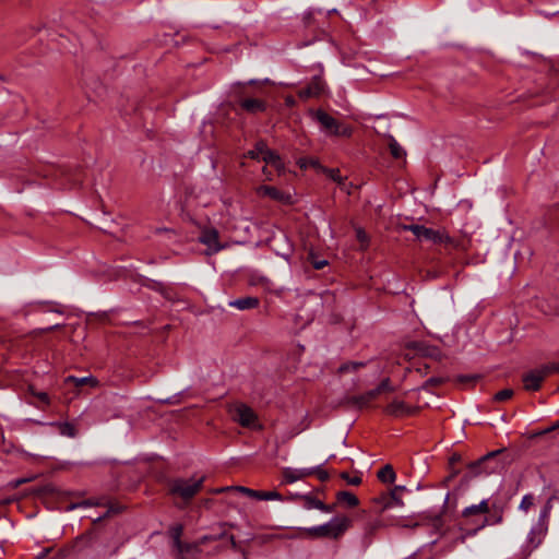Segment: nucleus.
Returning a JSON list of instances; mask_svg holds the SVG:
<instances>
[{
  "label": "nucleus",
  "mask_w": 559,
  "mask_h": 559,
  "mask_svg": "<svg viewBox=\"0 0 559 559\" xmlns=\"http://www.w3.org/2000/svg\"><path fill=\"white\" fill-rule=\"evenodd\" d=\"M63 175L72 186L81 185L83 181V170L80 167L75 169H68Z\"/></svg>",
  "instance_id": "bb28decb"
},
{
  "label": "nucleus",
  "mask_w": 559,
  "mask_h": 559,
  "mask_svg": "<svg viewBox=\"0 0 559 559\" xmlns=\"http://www.w3.org/2000/svg\"><path fill=\"white\" fill-rule=\"evenodd\" d=\"M535 530H532L530 533V543H534Z\"/></svg>",
  "instance_id": "774afa93"
},
{
  "label": "nucleus",
  "mask_w": 559,
  "mask_h": 559,
  "mask_svg": "<svg viewBox=\"0 0 559 559\" xmlns=\"http://www.w3.org/2000/svg\"><path fill=\"white\" fill-rule=\"evenodd\" d=\"M298 166L301 168V169H307L308 167H313V168H320L321 169V165L319 164V160L318 159H314V158H307V157H302V158H299L298 162H297Z\"/></svg>",
  "instance_id": "2f4dec72"
},
{
  "label": "nucleus",
  "mask_w": 559,
  "mask_h": 559,
  "mask_svg": "<svg viewBox=\"0 0 559 559\" xmlns=\"http://www.w3.org/2000/svg\"><path fill=\"white\" fill-rule=\"evenodd\" d=\"M67 382H72L76 388H81L84 385H91L96 386L98 384V380L94 377H84V378H76L73 376H69L67 378Z\"/></svg>",
  "instance_id": "a878e982"
},
{
  "label": "nucleus",
  "mask_w": 559,
  "mask_h": 559,
  "mask_svg": "<svg viewBox=\"0 0 559 559\" xmlns=\"http://www.w3.org/2000/svg\"><path fill=\"white\" fill-rule=\"evenodd\" d=\"M205 476L199 479L173 478L167 481V492L169 496L179 497L182 501H191L203 488Z\"/></svg>",
  "instance_id": "f257e3e1"
},
{
  "label": "nucleus",
  "mask_w": 559,
  "mask_h": 559,
  "mask_svg": "<svg viewBox=\"0 0 559 559\" xmlns=\"http://www.w3.org/2000/svg\"><path fill=\"white\" fill-rule=\"evenodd\" d=\"M545 366H546V368L548 370L549 376L555 373V372L559 373V362L547 364Z\"/></svg>",
  "instance_id": "864d4df0"
},
{
  "label": "nucleus",
  "mask_w": 559,
  "mask_h": 559,
  "mask_svg": "<svg viewBox=\"0 0 559 559\" xmlns=\"http://www.w3.org/2000/svg\"><path fill=\"white\" fill-rule=\"evenodd\" d=\"M309 259H310L312 266L316 270H322L328 264L326 260H320V259L316 258L314 254H312V253H310Z\"/></svg>",
  "instance_id": "a18cd8bd"
},
{
  "label": "nucleus",
  "mask_w": 559,
  "mask_h": 559,
  "mask_svg": "<svg viewBox=\"0 0 559 559\" xmlns=\"http://www.w3.org/2000/svg\"><path fill=\"white\" fill-rule=\"evenodd\" d=\"M457 474V472H453L450 476H448L443 483L447 484L449 480H451L455 475Z\"/></svg>",
  "instance_id": "338daca9"
},
{
  "label": "nucleus",
  "mask_w": 559,
  "mask_h": 559,
  "mask_svg": "<svg viewBox=\"0 0 559 559\" xmlns=\"http://www.w3.org/2000/svg\"><path fill=\"white\" fill-rule=\"evenodd\" d=\"M321 170L326 174L333 181L342 183L343 177L341 176L340 169L337 168H325L321 167Z\"/></svg>",
  "instance_id": "ea45409f"
},
{
  "label": "nucleus",
  "mask_w": 559,
  "mask_h": 559,
  "mask_svg": "<svg viewBox=\"0 0 559 559\" xmlns=\"http://www.w3.org/2000/svg\"><path fill=\"white\" fill-rule=\"evenodd\" d=\"M405 229L411 230L419 240L430 241L432 243H447L456 247V242L448 234L439 229L428 228L424 225H409Z\"/></svg>",
  "instance_id": "7ed1b4c3"
},
{
  "label": "nucleus",
  "mask_w": 559,
  "mask_h": 559,
  "mask_svg": "<svg viewBox=\"0 0 559 559\" xmlns=\"http://www.w3.org/2000/svg\"><path fill=\"white\" fill-rule=\"evenodd\" d=\"M259 192L275 201H284L285 193L272 186H261Z\"/></svg>",
  "instance_id": "393cba45"
},
{
  "label": "nucleus",
  "mask_w": 559,
  "mask_h": 559,
  "mask_svg": "<svg viewBox=\"0 0 559 559\" xmlns=\"http://www.w3.org/2000/svg\"><path fill=\"white\" fill-rule=\"evenodd\" d=\"M230 490H235L236 491L235 486L215 488V489L211 490V492L215 493V495H218V493H223V492L230 491Z\"/></svg>",
  "instance_id": "6e6d98bb"
},
{
  "label": "nucleus",
  "mask_w": 559,
  "mask_h": 559,
  "mask_svg": "<svg viewBox=\"0 0 559 559\" xmlns=\"http://www.w3.org/2000/svg\"><path fill=\"white\" fill-rule=\"evenodd\" d=\"M549 377L545 365L539 368L532 369L522 376L524 390L536 392L542 388L543 381Z\"/></svg>",
  "instance_id": "20e7f679"
},
{
  "label": "nucleus",
  "mask_w": 559,
  "mask_h": 559,
  "mask_svg": "<svg viewBox=\"0 0 559 559\" xmlns=\"http://www.w3.org/2000/svg\"><path fill=\"white\" fill-rule=\"evenodd\" d=\"M503 521V508L497 504H492L490 512L487 516L483 519V521L477 525L476 528L473 530V533L484 528L487 525H496L500 524Z\"/></svg>",
  "instance_id": "f8f14e48"
},
{
  "label": "nucleus",
  "mask_w": 559,
  "mask_h": 559,
  "mask_svg": "<svg viewBox=\"0 0 559 559\" xmlns=\"http://www.w3.org/2000/svg\"><path fill=\"white\" fill-rule=\"evenodd\" d=\"M534 503V497L532 495H526L523 497L520 508L524 511H527Z\"/></svg>",
  "instance_id": "49530a36"
},
{
  "label": "nucleus",
  "mask_w": 559,
  "mask_h": 559,
  "mask_svg": "<svg viewBox=\"0 0 559 559\" xmlns=\"http://www.w3.org/2000/svg\"><path fill=\"white\" fill-rule=\"evenodd\" d=\"M236 491H239L250 498H254L257 500H283V496L276 491H264V490H254L243 486H235Z\"/></svg>",
  "instance_id": "9d476101"
},
{
  "label": "nucleus",
  "mask_w": 559,
  "mask_h": 559,
  "mask_svg": "<svg viewBox=\"0 0 559 559\" xmlns=\"http://www.w3.org/2000/svg\"><path fill=\"white\" fill-rule=\"evenodd\" d=\"M394 492L383 491L372 499V503L378 506V513L384 512L386 509L395 507Z\"/></svg>",
  "instance_id": "dca6fc26"
},
{
  "label": "nucleus",
  "mask_w": 559,
  "mask_h": 559,
  "mask_svg": "<svg viewBox=\"0 0 559 559\" xmlns=\"http://www.w3.org/2000/svg\"><path fill=\"white\" fill-rule=\"evenodd\" d=\"M502 455L503 454H497L495 459L487 462V464H485L483 468L484 474L488 475L501 471L507 463L506 460L501 457Z\"/></svg>",
  "instance_id": "412c9836"
},
{
  "label": "nucleus",
  "mask_w": 559,
  "mask_h": 559,
  "mask_svg": "<svg viewBox=\"0 0 559 559\" xmlns=\"http://www.w3.org/2000/svg\"><path fill=\"white\" fill-rule=\"evenodd\" d=\"M266 148H267L266 143L264 141H259V142H257L253 150H250L247 152L246 156L251 159H260L263 156Z\"/></svg>",
  "instance_id": "c85d7f7f"
},
{
  "label": "nucleus",
  "mask_w": 559,
  "mask_h": 559,
  "mask_svg": "<svg viewBox=\"0 0 559 559\" xmlns=\"http://www.w3.org/2000/svg\"><path fill=\"white\" fill-rule=\"evenodd\" d=\"M461 461V455L457 454V453H454L450 459H449V464L450 466H453L454 464L459 463Z\"/></svg>",
  "instance_id": "bf43d9fd"
},
{
  "label": "nucleus",
  "mask_w": 559,
  "mask_h": 559,
  "mask_svg": "<svg viewBox=\"0 0 559 559\" xmlns=\"http://www.w3.org/2000/svg\"><path fill=\"white\" fill-rule=\"evenodd\" d=\"M122 510V507L120 506H117V504H111L107 511V515L108 514H117V513H120Z\"/></svg>",
  "instance_id": "13d9d810"
},
{
  "label": "nucleus",
  "mask_w": 559,
  "mask_h": 559,
  "mask_svg": "<svg viewBox=\"0 0 559 559\" xmlns=\"http://www.w3.org/2000/svg\"><path fill=\"white\" fill-rule=\"evenodd\" d=\"M478 514H480V512L477 509V504L467 507L462 511V516L466 519Z\"/></svg>",
  "instance_id": "de8ad7c7"
},
{
  "label": "nucleus",
  "mask_w": 559,
  "mask_h": 559,
  "mask_svg": "<svg viewBox=\"0 0 559 559\" xmlns=\"http://www.w3.org/2000/svg\"><path fill=\"white\" fill-rule=\"evenodd\" d=\"M377 477L383 484H393L396 478V474L391 464H385L378 471Z\"/></svg>",
  "instance_id": "4be33fe9"
},
{
  "label": "nucleus",
  "mask_w": 559,
  "mask_h": 559,
  "mask_svg": "<svg viewBox=\"0 0 559 559\" xmlns=\"http://www.w3.org/2000/svg\"><path fill=\"white\" fill-rule=\"evenodd\" d=\"M240 107L248 114H259L266 110V103L259 98H243L239 103Z\"/></svg>",
  "instance_id": "2eb2a0df"
},
{
  "label": "nucleus",
  "mask_w": 559,
  "mask_h": 559,
  "mask_svg": "<svg viewBox=\"0 0 559 559\" xmlns=\"http://www.w3.org/2000/svg\"><path fill=\"white\" fill-rule=\"evenodd\" d=\"M13 501H14L13 498H7V499H3V500H0V507L8 506V504L12 503Z\"/></svg>",
  "instance_id": "0e129e2a"
},
{
  "label": "nucleus",
  "mask_w": 559,
  "mask_h": 559,
  "mask_svg": "<svg viewBox=\"0 0 559 559\" xmlns=\"http://www.w3.org/2000/svg\"><path fill=\"white\" fill-rule=\"evenodd\" d=\"M430 366L428 364L419 365L415 370L420 374H427Z\"/></svg>",
  "instance_id": "4d7b16f0"
},
{
  "label": "nucleus",
  "mask_w": 559,
  "mask_h": 559,
  "mask_svg": "<svg viewBox=\"0 0 559 559\" xmlns=\"http://www.w3.org/2000/svg\"><path fill=\"white\" fill-rule=\"evenodd\" d=\"M477 509L479 510L480 514H488L491 510L487 500H483L479 504H477Z\"/></svg>",
  "instance_id": "3c124183"
},
{
  "label": "nucleus",
  "mask_w": 559,
  "mask_h": 559,
  "mask_svg": "<svg viewBox=\"0 0 559 559\" xmlns=\"http://www.w3.org/2000/svg\"><path fill=\"white\" fill-rule=\"evenodd\" d=\"M407 491L405 486L396 485L389 492H394V500L396 506H403L402 495Z\"/></svg>",
  "instance_id": "4c0bfd02"
},
{
  "label": "nucleus",
  "mask_w": 559,
  "mask_h": 559,
  "mask_svg": "<svg viewBox=\"0 0 559 559\" xmlns=\"http://www.w3.org/2000/svg\"><path fill=\"white\" fill-rule=\"evenodd\" d=\"M200 241L209 247L213 252H218L223 249L219 243V234L215 228H207L201 233Z\"/></svg>",
  "instance_id": "ddd939ff"
},
{
  "label": "nucleus",
  "mask_w": 559,
  "mask_h": 559,
  "mask_svg": "<svg viewBox=\"0 0 559 559\" xmlns=\"http://www.w3.org/2000/svg\"><path fill=\"white\" fill-rule=\"evenodd\" d=\"M263 162H265L266 165H270L274 167L278 173L284 170V164L277 153L270 150L269 147L264 152L263 156L261 157Z\"/></svg>",
  "instance_id": "aec40b11"
},
{
  "label": "nucleus",
  "mask_w": 559,
  "mask_h": 559,
  "mask_svg": "<svg viewBox=\"0 0 559 559\" xmlns=\"http://www.w3.org/2000/svg\"><path fill=\"white\" fill-rule=\"evenodd\" d=\"M380 525V522H374L369 524L367 530L369 533H373Z\"/></svg>",
  "instance_id": "052dcab7"
},
{
  "label": "nucleus",
  "mask_w": 559,
  "mask_h": 559,
  "mask_svg": "<svg viewBox=\"0 0 559 559\" xmlns=\"http://www.w3.org/2000/svg\"><path fill=\"white\" fill-rule=\"evenodd\" d=\"M60 432L68 437H74L76 435L75 427L70 423L59 424Z\"/></svg>",
  "instance_id": "79ce46f5"
},
{
  "label": "nucleus",
  "mask_w": 559,
  "mask_h": 559,
  "mask_svg": "<svg viewBox=\"0 0 559 559\" xmlns=\"http://www.w3.org/2000/svg\"><path fill=\"white\" fill-rule=\"evenodd\" d=\"M43 491L45 493H55L56 490L52 485H46V486H44Z\"/></svg>",
  "instance_id": "680f3d73"
},
{
  "label": "nucleus",
  "mask_w": 559,
  "mask_h": 559,
  "mask_svg": "<svg viewBox=\"0 0 559 559\" xmlns=\"http://www.w3.org/2000/svg\"><path fill=\"white\" fill-rule=\"evenodd\" d=\"M357 239L359 242H368V236L362 229H357Z\"/></svg>",
  "instance_id": "5fc2aeb1"
},
{
  "label": "nucleus",
  "mask_w": 559,
  "mask_h": 559,
  "mask_svg": "<svg viewBox=\"0 0 559 559\" xmlns=\"http://www.w3.org/2000/svg\"><path fill=\"white\" fill-rule=\"evenodd\" d=\"M324 508L325 509H321V511L330 513V512L334 511L335 504H326V503H324Z\"/></svg>",
  "instance_id": "e2e57ef3"
},
{
  "label": "nucleus",
  "mask_w": 559,
  "mask_h": 559,
  "mask_svg": "<svg viewBox=\"0 0 559 559\" xmlns=\"http://www.w3.org/2000/svg\"><path fill=\"white\" fill-rule=\"evenodd\" d=\"M229 305L239 310L254 309L260 305V299L258 297L247 296L233 300Z\"/></svg>",
  "instance_id": "6ab92c4d"
},
{
  "label": "nucleus",
  "mask_w": 559,
  "mask_h": 559,
  "mask_svg": "<svg viewBox=\"0 0 559 559\" xmlns=\"http://www.w3.org/2000/svg\"><path fill=\"white\" fill-rule=\"evenodd\" d=\"M350 526L349 518L335 516L329 523L310 527L306 532L312 538L338 539Z\"/></svg>",
  "instance_id": "f03ea898"
},
{
  "label": "nucleus",
  "mask_w": 559,
  "mask_h": 559,
  "mask_svg": "<svg viewBox=\"0 0 559 559\" xmlns=\"http://www.w3.org/2000/svg\"><path fill=\"white\" fill-rule=\"evenodd\" d=\"M174 546L176 547V549L180 554H188V552H190L192 550H198L199 549L198 543L189 544V543L180 542L179 544H176Z\"/></svg>",
  "instance_id": "c9c22d12"
},
{
  "label": "nucleus",
  "mask_w": 559,
  "mask_h": 559,
  "mask_svg": "<svg viewBox=\"0 0 559 559\" xmlns=\"http://www.w3.org/2000/svg\"><path fill=\"white\" fill-rule=\"evenodd\" d=\"M445 381L447 378L443 377H431L424 382V384L420 386V390L429 391L431 388L442 385Z\"/></svg>",
  "instance_id": "c756f323"
},
{
  "label": "nucleus",
  "mask_w": 559,
  "mask_h": 559,
  "mask_svg": "<svg viewBox=\"0 0 559 559\" xmlns=\"http://www.w3.org/2000/svg\"><path fill=\"white\" fill-rule=\"evenodd\" d=\"M385 414L393 417L415 416L420 412L419 406H409L403 401L393 400L384 408Z\"/></svg>",
  "instance_id": "423d86ee"
},
{
  "label": "nucleus",
  "mask_w": 559,
  "mask_h": 559,
  "mask_svg": "<svg viewBox=\"0 0 559 559\" xmlns=\"http://www.w3.org/2000/svg\"><path fill=\"white\" fill-rule=\"evenodd\" d=\"M33 394L46 406L50 404V397L46 392H33Z\"/></svg>",
  "instance_id": "8fccbe9b"
},
{
  "label": "nucleus",
  "mask_w": 559,
  "mask_h": 559,
  "mask_svg": "<svg viewBox=\"0 0 559 559\" xmlns=\"http://www.w3.org/2000/svg\"><path fill=\"white\" fill-rule=\"evenodd\" d=\"M365 362H358V361H348L338 367L340 373H346L349 371H356L359 368L364 367Z\"/></svg>",
  "instance_id": "7c9ffc66"
},
{
  "label": "nucleus",
  "mask_w": 559,
  "mask_h": 559,
  "mask_svg": "<svg viewBox=\"0 0 559 559\" xmlns=\"http://www.w3.org/2000/svg\"><path fill=\"white\" fill-rule=\"evenodd\" d=\"M405 348L408 350H414L415 354L418 356L429 357V358H433L436 360H440L441 356H442L441 352L439 350L438 347L431 346L425 342H419V341L408 342L406 344Z\"/></svg>",
  "instance_id": "1a4fd4ad"
},
{
  "label": "nucleus",
  "mask_w": 559,
  "mask_h": 559,
  "mask_svg": "<svg viewBox=\"0 0 559 559\" xmlns=\"http://www.w3.org/2000/svg\"><path fill=\"white\" fill-rule=\"evenodd\" d=\"M282 474H283L282 483H284V484H292L298 479L310 476V473L308 472L307 468L292 469L289 467H286L283 469Z\"/></svg>",
  "instance_id": "a211bd4d"
},
{
  "label": "nucleus",
  "mask_w": 559,
  "mask_h": 559,
  "mask_svg": "<svg viewBox=\"0 0 559 559\" xmlns=\"http://www.w3.org/2000/svg\"><path fill=\"white\" fill-rule=\"evenodd\" d=\"M313 116L316 121L321 126V128L326 133L332 135L335 128L337 127L338 121L322 109L316 110L313 112Z\"/></svg>",
  "instance_id": "4468645a"
},
{
  "label": "nucleus",
  "mask_w": 559,
  "mask_h": 559,
  "mask_svg": "<svg viewBox=\"0 0 559 559\" xmlns=\"http://www.w3.org/2000/svg\"><path fill=\"white\" fill-rule=\"evenodd\" d=\"M226 537L228 538V542H229V545H230L231 549H234L235 551H241V549H240L238 543L236 542L234 535H227Z\"/></svg>",
  "instance_id": "603ef678"
},
{
  "label": "nucleus",
  "mask_w": 559,
  "mask_h": 559,
  "mask_svg": "<svg viewBox=\"0 0 559 559\" xmlns=\"http://www.w3.org/2000/svg\"><path fill=\"white\" fill-rule=\"evenodd\" d=\"M513 394H514V391L512 389H503L493 395V401L506 402V401L510 400L513 396Z\"/></svg>",
  "instance_id": "e433bc0d"
},
{
  "label": "nucleus",
  "mask_w": 559,
  "mask_h": 559,
  "mask_svg": "<svg viewBox=\"0 0 559 559\" xmlns=\"http://www.w3.org/2000/svg\"><path fill=\"white\" fill-rule=\"evenodd\" d=\"M340 477L345 480L348 485L352 486H359L362 481L361 476L359 474L355 476H350L347 472H342L340 474Z\"/></svg>",
  "instance_id": "72a5a7b5"
},
{
  "label": "nucleus",
  "mask_w": 559,
  "mask_h": 559,
  "mask_svg": "<svg viewBox=\"0 0 559 559\" xmlns=\"http://www.w3.org/2000/svg\"><path fill=\"white\" fill-rule=\"evenodd\" d=\"M233 419L245 428H254L258 421L255 412L248 405L237 404L233 412Z\"/></svg>",
  "instance_id": "39448f33"
},
{
  "label": "nucleus",
  "mask_w": 559,
  "mask_h": 559,
  "mask_svg": "<svg viewBox=\"0 0 559 559\" xmlns=\"http://www.w3.org/2000/svg\"><path fill=\"white\" fill-rule=\"evenodd\" d=\"M450 504V493L448 492L443 500V506L441 512L437 514H426L425 519H428L431 522V525L436 530H441L444 526L443 515L448 512Z\"/></svg>",
  "instance_id": "f3484780"
},
{
  "label": "nucleus",
  "mask_w": 559,
  "mask_h": 559,
  "mask_svg": "<svg viewBox=\"0 0 559 559\" xmlns=\"http://www.w3.org/2000/svg\"><path fill=\"white\" fill-rule=\"evenodd\" d=\"M378 396L373 392V390L367 391L360 395H350L345 396L341 404L347 408L361 409L367 407L372 401H374Z\"/></svg>",
  "instance_id": "6e6552de"
},
{
  "label": "nucleus",
  "mask_w": 559,
  "mask_h": 559,
  "mask_svg": "<svg viewBox=\"0 0 559 559\" xmlns=\"http://www.w3.org/2000/svg\"><path fill=\"white\" fill-rule=\"evenodd\" d=\"M307 469L310 473V476L317 475V477L321 481H326L330 478L329 473L326 471L322 469L321 467H313V468H307Z\"/></svg>",
  "instance_id": "c03bdc74"
},
{
  "label": "nucleus",
  "mask_w": 559,
  "mask_h": 559,
  "mask_svg": "<svg viewBox=\"0 0 559 559\" xmlns=\"http://www.w3.org/2000/svg\"><path fill=\"white\" fill-rule=\"evenodd\" d=\"M25 481H27V479H17V480H15V481H13V483H11V484H12V487H13V488H16V487H19L21 484H24Z\"/></svg>",
  "instance_id": "69168bd1"
},
{
  "label": "nucleus",
  "mask_w": 559,
  "mask_h": 559,
  "mask_svg": "<svg viewBox=\"0 0 559 559\" xmlns=\"http://www.w3.org/2000/svg\"><path fill=\"white\" fill-rule=\"evenodd\" d=\"M301 500L304 501V506L307 509H325L324 502L311 495L301 496Z\"/></svg>",
  "instance_id": "cd10ccee"
},
{
  "label": "nucleus",
  "mask_w": 559,
  "mask_h": 559,
  "mask_svg": "<svg viewBox=\"0 0 559 559\" xmlns=\"http://www.w3.org/2000/svg\"><path fill=\"white\" fill-rule=\"evenodd\" d=\"M385 391H393V388L391 386V381L389 378H385L383 379L380 384L373 389V392L376 393L377 396H379L382 392H385Z\"/></svg>",
  "instance_id": "a19ab883"
},
{
  "label": "nucleus",
  "mask_w": 559,
  "mask_h": 559,
  "mask_svg": "<svg viewBox=\"0 0 559 559\" xmlns=\"http://www.w3.org/2000/svg\"><path fill=\"white\" fill-rule=\"evenodd\" d=\"M506 452H507L506 448L498 449V450L488 452L487 454H485L484 456L479 457L478 460H476L474 462H471L467 465V472H466L465 478H472V477H476V476L484 474V472H483L484 465L487 464V462L495 459V456L497 454H504Z\"/></svg>",
  "instance_id": "0eeeda50"
},
{
  "label": "nucleus",
  "mask_w": 559,
  "mask_h": 559,
  "mask_svg": "<svg viewBox=\"0 0 559 559\" xmlns=\"http://www.w3.org/2000/svg\"><path fill=\"white\" fill-rule=\"evenodd\" d=\"M324 90L325 82L322 80V78L313 76L307 87L299 92V96L301 98L319 97L323 94Z\"/></svg>",
  "instance_id": "9b49d317"
},
{
  "label": "nucleus",
  "mask_w": 559,
  "mask_h": 559,
  "mask_svg": "<svg viewBox=\"0 0 559 559\" xmlns=\"http://www.w3.org/2000/svg\"><path fill=\"white\" fill-rule=\"evenodd\" d=\"M385 138L388 140V146H389V151H390V154L392 155V157L395 159L405 158L406 152L397 143V141L394 139V136L389 134Z\"/></svg>",
  "instance_id": "5701e85b"
},
{
  "label": "nucleus",
  "mask_w": 559,
  "mask_h": 559,
  "mask_svg": "<svg viewBox=\"0 0 559 559\" xmlns=\"http://www.w3.org/2000/svg\"><path fill=\"white\" fill-rule=\"evenodd\" d=\"M155 288L160 292L166 299L175 300V293L171 288L164 286L162 283H157Z\"/></svg>",
  "instance_id": "37998d69"
},
{
  "label": "nucleus",
  "mask_w": 559,
  "mask_h": 559,
  "mask_svg": "<svg viewBox=\"0 0 559 559\" xmlns=\"http://www.w3.org/2000/svg\"><path fill=\"white\" fill-rule=\"evenodd\" d=\"M479 379H480V376H478V374H461L456 378V382L462 383V384L474 385Z\"/></svg>",
  "instance_id": "58836bf2"
},
{
  "label": "nucleus",
  "mask_w": 559,
  "mask_h": 559,
  "mask_svg": "<svg viewBox=\"0 0 559 559\" xmlns=\"http://www.w3.org/2000/svg\"><path fill=\"white\" fill-rule=\"evenodd\" d=\"M182 526L177 525L171 530V537L174 539V545L179 544L181 542V535H182Z\"/></svg>",
  "instance_id": "09e8293b"
},
{
  "label": "nucleus",
  "mask_w": 559,
  "mask_h": 559,
  "mask_svg": "<svg viewBox=\"0 0 559 559\" xmlns=\"http://www.w3.org/2000/svg\"><path fill=\"white\" fill-rule=\"evenodd\" d=\"M225 536H227V533L225 531L216 534V535H205V536H202L197 543L200 546L202 545H205L206 543L209 542H215V540H218V539H223L225 538Z\"/></svg>",
  "instance_id": "f704fd0d"
},
{
  "label": "nucleus",
  "mask_w": 559,
  "mask_h": 559,
  "mask_svg": "<svg viewBox=\"0 0 559 559\" xmlns=\"http://www.w3.org/2000/svg\"><path fill=\"white\" fill-rule=\"evenodd\" d=\"M338 503H344L349 508H355L359 504V499L350 491H338L336 493Z\"/></svg>",
  "instance_id": "b1692460"
},
{
  "label": "nucleus",
  "mask_w": 559,
  "mask_h": 559,
  "mask_svg": "<svg viewBox=\"0 0 559 559\" xmlns=\"http://www.w3.org/2000/svg\"><path fill=\"white\" fill-rule=\"evenodd\" d=\"M353 134V128L350 126L341 124L337 123V127L335 128L332 135L337 136H344V138H350Z\"/></svg>",
  "instance_id": "473e14b6"
}]
</instances>
